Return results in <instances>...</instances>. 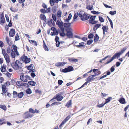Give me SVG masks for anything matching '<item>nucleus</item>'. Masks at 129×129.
I'll list each match as a JSON object with an SVG mask.
<instances>
[{"mask_svg":"<svg viewBox=\"0 0 129 129\" xmlns=\"http://www.w3.org/2000/svg\"><path fill=\"white\" fill-rule=\"evenodd\" d=\"M127 49L126 47L123 48L120 51L115 53L112 57L114 59L116 58L118 59L120 57V56L125 52Z\"/></svg>","mask_w":129,"mask_h":129,"instance_id":"1","label":"nucleus"},{"mask_svg":"<svg viewBox=\"0 0 129 129\" xmlns=\"http://www.w3.org/2000/svg\"><path fill=\"white\" fill-rule=\"evenodd\" d=\"M25 119L30 118L32 117V108L29 109V111L25 112L23 114Z\"/></svg>","mask_w":129,"mask_h":129,"instance_id":"2","label":"nucleus"},{"mask_svg":"<svg viewBox=\"0 0 129 129\" xmlns=\"http://www.w3.org/2000/svg\"><path fill=\"white\" fill-rule=\"evenodd\" d=\"M20 59L25 64L29 63L31 61L30 58H28L27 56H25V54H23L20 57Z\"/></svg>","mask_w":129,"mask_h":129,"instance_id":"3","label":"nucleus"},{"mask_svg":"<svg viewBox=\"0 0 129 129\" xmlns=\"http://www.w3.org/2000/svg\"><path fill=\"white\" fill-rule=\"evenodd\" d=\"M89 14L85 12L84 13V15L80 18L81 20L83 21H85L89 19Z\"/></svg>","mask_w":129,"mask_h":129,"instance_id":"4","label":"nucleus"},{"mask_svg":"<svg viewBox=\"0 0 129 129\" xmlns=\"http://www.w3.org/2000/svg\"><path fill=\"white\" fill-rule=\"evenodd\" d=\"M66 36L68 38H72L73 36V34L71 31H68L67 30H66Z\"/></svg>","mask_w":129,"mask_h":129,"instance_id":"5","label":"nucleus"},{"mask_svg":"<svg viewBox=\"0 0 129 129\" xmlns=\"http://www.w3.org/2000/svg\"><path fill=\"white\" fill-rule=\"evenodd\" d=\"M15 30L13 28L11 29L9 31V36L10 37H14L15 35Z\"/></svg>","mask_w":129,"mask_h":129,"instance_id":"6","label":"nucleus"},{"mask_svg":"<svg viewBox=\"0 0 129 129\" xmlns=\"http://www.w3.org/2000/svg\"><path fill=\"white\" fill-rule=\"evenodd\" d=\"M11 66L16 70H17L19 69H21L22 68V67H20L19 65L17 63V62H15V64L14 65V66L12 64Z\"/></svg>","mask_w":129,"mask_h":129,"instance_id":"7","label":"nucleus"},{"mask_svg":"<svg viewBox=\"0 0 129 129\" xmlns=\"http://www.w3.org/2000/svg\"><path fill=\"white\" fill-rule=\"evenodd\" d=\"M55 96L56 99L58 101H62L64 98L63 96L60 95L58 94L56 95Z\"/></svg>","mask_w":129,"mask_h":129,"instance_id":"8","label":"nucleus"},{"mask_svg":"<svg viewBox=\"0 0 129 129\" xmlns=\"http://www.w3.org/2000/svg\"><path fill=\"white\" fill-rule=\"evenodd\" d=\"M7 65H8L10 62V58L9 55L8 54L4 56Z\"/></svg>","mask_w":129,"mask_h":129,"instance_id":"9","label":"nucleus"},{"mask_svg":"<svg viewBox=\"0 0 129 129\" xmlns=\"http://www.w3.org/2000/svg\"><path fill=\"white\" fill-rule=\"evenodd\" d=\"M119 102L122 104H125L126 103L125 99L122 96L120 98L119 100Z\"/></svg>","mask_w":129,"mask_h":129,"instance_id":"10","label":"nucleus"},{"mask_svg":"<svg viewBox=\"0 0 129 129\" xmlns=\"http://www.w3.org/2000/svg\"><path fill=\"white\" fill-rule=\"evenodd\" d=\"M67 63L65 62H58L56 63L55 66L58 67L64 66Z\"/></svg>","mask_w":129,"mask_h":129,"instance_id":"11","label":"nucleus"},{"mask_svg":"<svg viewBox=\"0 0 129 129\" xmlns=\"http://www.w3.org/2000/svg\"><path fill=\"white\" fill-rule=\"evenodd\" d=\"M5 86L3 85H2V92L1 93V94L2 95H4L5 94L7 93V92L6 90V89H5Z\"/></svg>","mask_w":129,"mask_h":129,"instance_id":"12","label":"nucleus"},{"mask_svg":"<svg viewBox=\"0 0 129 129\" xmlns=\"http://www.w3.org/2000/svg\"><path fill=\"white\" fill-rule=\"evenodd\" d=\"M40 17L41 19L44 21H46L47 20L46 18L45 15L43 14H41L40 15Z\"/></svg>","mask_w":129,"mask_h":129,"instance_id":"13","label":"nucleus"},{"mask_svg":"<svg viewBox=\"0 0 129 129\" xmlns=\"http://www.w3.org/2000/svg\"><path fill=\"white\" fill-rule=\"evenodd\" d=\"M83 42H81L79 43V44L78 45H74L75 46L78 48H84L85 45H83Z\"/></svg>","mask_w":129,"mask_h":129,"instance_id":"14","label":"nucleus"},{"mask_svg":"<svg viewBox=\"0 0 129 129\" xmlns=\"http://www.w3.org/2000/svg\"><path fill=\"white\" fill-rule=\"evenodd\" d=\"M68 60L70 62H77L78 61L77 59H75V58L74 57L69 58H68Z\"/></svg>","mask_w":129,"mask_h":129,"instance_id":"15","label":"nucleus"},{"mask_svg":"<svg viewBox=\"0 0 129 129\" xmlns=\"http://www.w3.org/2000/svg\"><path fill=\"white\" fill-rule=\"evenodd\" d=\"M95 79L92 76V75H91L89 76L86 79V80H87L90 82L92 80H94Z\"/></svg>","mask_w":129,"mask_h":129,"instance_id":"16","label":"nucleus"},{"mask_svg":"<svg viewBox=\"0 0 129 129\" xmlns=\"http://www.w3.org/2000/svg\"><path fill=\"white\" fill-rule=\"evenodd\" d=\"M72 100H69L66 104L65 106L67 107V108H69L71 106L72 103Z\"/></svg>","mask_w":129,"mask_h":129,"instance_id":"17","label":"nucleus"},{"mask_svg":"<svg viewBox=\"0 0 129 129\" xmlns=\"http://www.w3.org/2000/svg\"><path fill=\"white\" fill-rule=\"evenodd\" d=\"M0 24L2 25H3L5 22V20L4 17L3 18H2V17H0Z\"/></svg>","mask_w":129,"mask_h":129,"instance_id":"18","label":"nucleus"},{"mask_svg":"<svg viewBox=\"0 0 129 129\" xmlns=\"http://www.w3.org/2000/svg\"><path fill=\"white\" fill-rule=\"evenodd\" d=\"M99 37L97 34H96L94 37V41L95 42H96L98 40Z\"/></svg>","mask_w":129,"mask_h":129,"instance_id":"19","label":"nucleus"},{"mask_svg":"<svg viewBox=\"0 0 129 129\" xmlns=\"http://www.w3.org/2000/svg\"><path fill=\"white\" fill-rule=\"evenodd\" d=\"M24 93L22 91L18 93L17 97L19 98H22L24 96Z\"/></svg>","mask_w":129,"mask_h":129,"instance_id":"20","label":"nucleus"},{"mask_svg":"<svg viewBox=\"0 0 129 129\" xmlns=\"http://www.w3.org/2000/svg\"><path fill=\"white\" fill-rule=\"evenodd\" d=\"M68 71V72H69L72 71H73L74 70V68L73 67L71 66H69L67 67Z\"/></svg>","mask_w":129,"mask_h":129,"instance_id":"21","label":"nucleus"},{"mask_svg":"<svg viewBox=\"0 0 129 129\" xmlns=\"http://www.w3.org/2000/svg\"><path fill=\"white\" fill-rule=\"evenodd\" d=\"M89 19L88 20L89 22H90V20L91 22L93 20H95V19L94 18L93 16L92 15H91L89 14Z\"/></svg>","mask_w":129,"mask_h":129,"instance_id":"22","label":"nucleus"},{"mask_svg":"<svg viewBox=\"0 0 129 129\" xmlns=\"http://www.w3.org/2000/svg\"><path fill=\"white\" fill-rule=\"evenodd\" d=\"M102 28L103 31H105L106 32H107L108 29V27L107 26H106V25L103 26Z\"/></svg>","mask_w":129,"mask_h":129,"instance_id":"23","label":"nucleus"},{"mask_svg":"<svg viewBox=\"0 0 129 129\" xmlns=\"http://www.w3.org/2000/svg\"><path fill=\"white\" fill-rule=\"evenodd\" d=\"M0 108L4 111H6L7 109L6 107L4 105L0 104Z\"/></svg>","mask_w":129,"mask_h":129,"instance_id":"24","label":"nucleus"},{"mask_svg":"<svg viewBox=\"0 0 129 129\" xmlns=\"http://www.w3.org/2000/svg\"><path fill=\"white\" fill-rule=\"evenodd\" d=\"M93 5H87L86 8L89 10H91L93 9Z\"/></svg>","mask_w":129,"mask_h":129,"instance_id":"25","label":"nucleus"},{"mask_svg":"<svg viewBox=\"0 0 129 129\" xmlns=\"http://www.w3.org/2000/svg\"><path fill=\"white\" fill-rule=\"evenodd\" d=\"M114 60V59L113 57H112L110 59L107 60V61L105 63V65H107L109 64L112 62Z\"/></svg>","mask_w":129,"mask_h":129,"instance_id":"26","label":"nucleus"},{"mask_svg":"<svg viewBox=\"0 0 129 129\" xmlns=\"http://www.w3.org/2000/svg\"><path fill=\"white\" fill-rule=\"evenodd\" d=\"M18 93H17L16 91H14L13 92V97L15 98L17 97V96Z\"/></svg>","mask_w":129,"mask_h":129,"instance_id":"27","label":"nucleus"},{"mask_svg":"<svg viewBox=\"0 0 129 129\" xmlns=\"http://www.w3.org/2000/svg\"><path fill=\"white\" fill-rule=\"evenodd\" d=\"M94 36L93 33H90L89 34L88 36V38L89 39H91L93 38Z\"/></svg>","mask_w":129,"mask_h":129,"instance_id":"28","label":"nucleus"},{"mask_svg":"<svg viewBox=\"0 0 129 129\" xmlns=\"http://www.w3.org/2000/svg\"><path fill=\"white\" fill-rule=\"evenodd\" d=\"M78 16H79L78 13L77 12L76 13H75L73 17V19L76 20V19L77 18Z\"/></svg>","mask_w":129,"mask_h":129,"instance_id":"29","label":"nucleus"},{"mask_svg":"<svg viewBox=\"0 0 129 129\" xmlns=\"http://www.w3.org/2000/svg\"><path fill=\"white\" fill-rule=\"evenodd\" d=\"M12 47L14 52H16V51H17V47L15 44H13Z\"/></svg>","mask_w":129,"mask_h":129,"instance_id":"30","label":"nucleus"},{"mask_svg":"<svg viewBox=\"0 0 129 129\" xmlns=\"http://www.w3.org/2000/svg\"><path fill=\"white\" fill-rule=\"evenodd\" d=\"M89 23L93 25V24H96L97 23H98V21H96L94 20H93L90 22H90H89Z\"/></svg>","mask_w":129,"mask_h":129,"instance_id":"31","label":"nucleus"},{"mask_svg":"<svg viewBox=\"0 0 129 129\" xmlns=\"http://www.w3.org/2000/svg\"><path fill=\"white\" fill-rule=\"evenodd\" d=\"M26 93L28 94H30L32 93V90L29 88H28L26 91Z\"/></svg>","mask_w":129,"mask_h":129,"instance_id":"32","label":"nucleus"},{"mask_svg":"<svg viewBox=\"0 0 129 129\" xmlns=\"http://www.w3.org/2000/svg\"><path fill=\"white\" fill-rule=\"evenodd\" d=\"M62 13V12L60 10H59L57 12V17L59 18L61 17Z\"/></svg>","mask_w":129,"mask_h":129,"instance_id":"33","label":"nucleus"},{"mask_svg":"<svg viewBox=\"0 0 129 129\" xmlns=\"http://www.w3.org/2000/svg\"><path fill=\"white\" fill-rule=\"evenodd\" d=\"M2 54L4 56L8 54L7 53H6L5 49H4L3 48H2Z\"/></svg>","mask_w":129,"mask_h":129,"instance_id":"34","label":"nucleus"},{"mask_svg":"<svg viewBox=\"0 0 129 129\" xmlns=\"http://www.w3.org/2000/svg\"><path fill=\"white\" fill-rule=\"evenodd\" d=\"M57 7L56 5L54 6L52 8V11L54 13H55L57 10Z\"/></svg>","mask_w":129,"mask_h":129,"instance_id":"35","label":"nucleus"},{"mask_svg":"<svg viewBox=\"0 0 129 129\" xmlns=\"http://www.w3.org/2000/svg\"><path fill=\"white\" fill-rule=\"evenodd\" d=\"M70 26L71 25L69 22L68 23H64V27L68 28H69Z\"/></svg>","mask_w":129,"mask_h":129,"instance_id":"36","label":"nucleus"},{"mask_svg":"<svg viewBox=\"0 0 129 129\" xmlns=\"http://www.w3.org/2000/svg\"><path fill=\"white\" fill-rule=\"evenodd\" d=\"M49 3L52 6L54 5L55 3H56V2H55V0H50Z\"/></svg>","mask_w":129,"mask_h":129,"instance_id":"37","label":"nucleus"},{"mask_svg":"<svg viewBox=\"0 0 129 129\" xmlns=\"http://www.w3.org/2000/svg\"><path fill=\"white\" fill-rule=\"evenodd\" d=\"M28 67L27 70H29V73L30 72L31 70L32 69V68H31V67H32V64H31L29 66H26V67Z\"/></svg>","mask_w":129,"mask_h":129,"instance_id":"38","label":"nucleus"},{"mask_svg":"<svg viewBox=\"0 0 129 129\" xmlns=\"http://www.w3.org/2000/svg\"><path fill=\"white\" fill-rule=\"evenodd\" d=\"M60 71L61 72L63 73L68 72L67 67H66L64 69H60Z\"/></svg>","mask_w":129,"mask_h":129,"instance_id":"39","label":"nucleus"},{"mask_svg":"<svg viewBox=\"0 0 129 129\" xmlns=\"http://www.w3.org/2000/svg\"><path fill=\"white\" fill-rule=\"evenodd\" d=\"M20 38L19 37V35L18 33H17L15 36V41H17L20 40Z\"/></svg>","mask_w":129,"mask_h":129,"instance_id":"40","label":"nucleus"},{"mask_svg":"<svg viewBox=\"0 0 129 129\" xmlns=\"http://www.w3.org/2000/svg\"><path fill=\"white\" fill-rule=\"evenodd\" d=\"M84 11H80L79 12V17L81 18V17H82V16L84 15Z\"/></svg>","mask_w":129,"mask_h":129,"instance_id":"41","label":"nucleus"},{"mask_svg":"<svg viewBox=\"0 0 129 129\" xmlns=\"http://www.w3.org/2000/svg\"><path fill=\"white\" fill-rule=\"evenodd\" d=\"M93 42V40L92 39H90L89 40L87 41L86 44L87 45H89L92 44Z\"/></svg>","mask_w":129,"mask_h":129,"instance_id":"42","label":"nucleus"},{"mask_svg":"<svg viewBox=\"0 0 129 129\" xmlns=\"http://www.w3.org/2000/svg\"><path fill=\"white\" fill-rule=\"evenodd\" d=\"M52 17L54 21L56 22L57 21V17L55 14L53 13L52 14Z\"/></svg>","mask_w":129,"mask_h":129,"instance_id":"43","label":"nucleus"},{"mask_svg":"<svg viewBox=\"0 0 129 129\" xmlns=\"http://www.w3.org/2000/svg\"><path fill=\"white\" fill-rule=\"evenodd\" d=\"M115 65H114L112 66L111 67L110 69V70L111 72H112L114 71L115 70Z\"/></svg>","mask_w":129,"mask_h":129,"instance_id":"44","label":"nucleus"},{"mask_svg":"<svg viewBox=\"0 0 129 129\" xmlns=\"http://www.w3.org/2000/svg\"><path fill=\"white\" fill-rule=\"evenodd\" d=\"M109 13L111 15L113 16L116 14V10L114 11H111L109 12Z\"/></svg>","mask_w":129,"mask_h":129,"instance_id":"45","label":"nucleus"},{"mask_svg":"<svg viewBox=\"0 0 129 129\" xmlns=\"http://www.w3.org/2000/svg\"><path fill=\"white\" fill-rule=\"evenodd\" d=\"M1 119H4V120L1 121V122H0V126L2 125L6 124V121L5 119L2 118Z\"/></svg>","mask_w":129,"mask_h":129,"instance_id":"46","label":"nucleus"},{"mask_svg":"<svg viewBox=\"0 0 129 129\" xmlns=\"http://www.w3.org/2000/svg\"><path fill=\"white\" fill-rule=\"evenodd\" d=\"M112 98L111 97H108L107 98H106L105 100L108 103H109L110 101L112 100Z\"/></svg>","mask_w":129,"mask_h":129,"instance_id":"47","label":"nucleus"},{"mask_svg":"<svg viewBox=\"0 0 129 129\" xmlns=\"http://www.w3.org/2000/svg\"><path fill=\"white\" fill-rule=\"evenodd\" d=\"M91 13H92L93 14H96L97 15L99 14L100 13V12H99L98 11H94V10L91 11Z\"/></svg>","mask_w":129,"mask_h":129,"instance_id":"48","label":"nucleus"},{"mask_svg":"<svg viewBox=\"0 0 129 129\" xmlns=\"http://www.w3.org/2000/svg\"><path fill=\"white\" fill-rule=\"evenodd\" d=\"M45 9H43L42 8L40 9V12L43 14H45V13H46L47 12L46 10Z\"/></svg>","mask_w":129,"mask_h":129,"instance_id":"49","label":"nucleus"},{"mask_svg":"<svg viewBox=\"0 0 129 129\" xmlns=\"http://www.w3.org/2000/svg\"><path fill=\"white\" fill-rule=\"evenodd\" d=\"M59 33H60V36L62 37H64L65 36H66V33L65 32H60Z\"/></svg>","mask_w":129,"mask_h":129,"instance_id":"50","label":"nucleus"},{"mask_svg":"<svg viewBox=\"0 0 129 129\" xmlns=\"http://www.w3.org/2000/svg\"><path fill=\"white\" fill-rule=\"evenodd\" d=\"M98 18H99V20L101 22H104V20L102 17L99 16Z\"/></svg>","mask_w":129,"mask_h":129,"instance_id":"51","label":"nucleus"},{"mask_svg":"<svg viewBox=\"0 0 129 129\" xmlns=\"http://www.w3.org/2000/svg\"><path fill=\"white\" fill-rule=\"evenodd\" d=\"M6 72V73L5 74L6 76L7 77L9 78L11 77V74L8 71Z\"/></svg>","mask_w":129,"mask_h":129,"instance_id":"52","label":"nucleus"},{"mask_svg":"<svg viewBox=\"0 0 129 129\" xmlns=\"http://www.w3.org/2000/svg\"><path fill=\"white\" fill-rule=\"evenodd\" d=\"M5 40L8 45H9L10 44V39L8 36H6Z\"/></svg>","mask_w":129,"mask_h":129,"instance_id":"53","label":"nucleus"},{"mask_svg":"<svg viewBox=\"0 0 129 129\" xmlns=\"http://www.w3.org/2000/svg\"><path fill=\"white\" fill-rule=\"evenodd\" d=\"M21 74L22 75H20V78L21 80L23 81L24 79V75L23 73H21Z\"/></svg>","mask_w":129,"mask_h":129,"instance_id":"54","label":"nucleus"},{"mask_svg":"<svg viewBox=\"0 0 129 129\" xmlns=\"http://www.w3.org/2000/svg\"><path fill=\"white\" fill-rule=\"evenodd\" d=\"M10 55L12 58H14L16 56V54L14 53V52H13V53L11 52Z\"/></svg>","mask_w":129,"mask_h":129,"instance_id":"55","label":"nucleus"},{"mask_svg":"<svg viewBox=\"0 0 129 129\" xmlns=\"http://www.w3.org/2000/svg\"><path fill=\"white\" fill-rule=\"evenodd\" d=\"M11 52V49H10V46H8L6 50V52L8 54H9L10 53V52Z\"/></svg>","mask_w":129,"mask_h":129,"instance_id":"56","label":"nucleus"},{"mask_svg":"<svg viewBox=\"0 0 129 129\" xmlns=\"http://www.w3.org/2000/svg\"><path fill=\"white\" fill-rule=\"evenodd\" d=\"M43 47L44 50L45 51H49V49L46 45H45L44 46H43Z\"/></svg>","mask_w":129,"mask_h":129,"instance_id":"57","label":"nucleus"},{"mask_svg":"<svg viewBox=\"0 0 129 129\" xmlns=\"http://www.w3.org/2000/svg\"><path fill=\"white\" fill-rule=\"evenodd\" d=\"M60 103L59 102H55L51 104L50 106H52L54 105H58V104H60Z\"/></svg>","mask_w":129,"mask_h":129,"instance_id":"58","label":"nucleus"},{"mask_svg":"<svg viewBox=\"0 0 129 129\" xmlns=\"http://www.w3.org/2000/svg\"><path fill=\"white\" fill-rule=\"evenodd\" d=\"M101 26V25L100 24H95L94 26L96 28L98 29V28H99Z\"/></svg>","mask_w":129,"mask_h":129,"instance_id":"59","label":"nucleus"},{"mask_svg":"<svg viewBox=\"0 0 129 129\" xmlns=\"http://www.w3.org/2000/svg\"><path fill=\"white\" fill-rule=\"evenodd\" d=\"M5 17L6 18L7 22H9V19L8 15L7 14H5Z\"/></svg>","mask_w":129,"mask_h":129,"instance_id":"60","label":"nucleus"},{"mask_svg":"<svg viewBox=\"0 0 129 129\" xmlns=\"http://www.w3.org/2000/svg\"><path fill=\"white\" fill-rule=\"evenodd\" d=\"M104 106V104H103L102 103V104L97 105L96 106L99 108H102Z\"/></svg>","mask_w":129,"mask_h":129,"instance_id":"61","label":"nucleus"},{"mask_svg":"<svg viewBox=\"0 0 129 129\" xmlns=\"http://www.w3.org/2000/svg\"><path fill=\"white\" fill-rule=\"evenodd\" d=\"M7 67V66L6 65L3 64V66H2V67L3 68V69L4 70V71L5 72L7 71V70L6 69V68Z\"/></svg>","mask_w":129,"mask_h":129,"instance_id":"62","label":"nucleus"},{"mask_svg":"<svg viewBox=\"0 0 129 129\" xmlns=\"http://www.w3.org/2000/svg\"><path fill=\"white\" fill-rule=\"evenodd\" d=\"M59 37L56 36L55 37V42H59Z\"/></svg>","mask_w":129,"mask_h":129,"instance_id":"63","label":"nucleus"},{"mask_svg":"<svg viewBox=\"0 0 129 129\" xmlns=\"http://www.w3.org/2000/svg\"><path fill=\"white\" fill-rule=\"evenodd\" d=\"M23 86L25 87L28 88L29 87V85L27 83H24L23 84Z\"/></svg>","mask_w":129,"mask_h":129,"instance_id":"64","label":"nucleus"}]
</instances>
